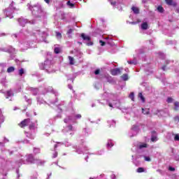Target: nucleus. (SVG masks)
Segmentation results:
<instances>
[{
    "instance_id": "f257e3e1",
    "label": "nucleus",
    "mask_w": 179,
    "mask_h": 179,
    "mask_svg": "<svg viewBox=\"0 0 179 179\" xmlns=\"http://www.w3.org/2000/svg\"><path fill=\"white\" fill-rule=\"evenodd\" d=\"M26 161L28 163H31V164H34V163H36L38 166H41V164H44V161L41 159H35L33 155L31 154H29L27 156Z\"/></svg>"
},
{
    "instance_id": "f03ea898",
    "label": "nucleus",
    "mask_w": 179,
    "mask_h": 179,
    "mask_svg": "<svg viewBox=\"0 0 179 179\" xmlns=\"http://www.w3.org/2000/svg\"><path fill=\"white\" fill-rule=\"evenodd\" d=\"M80 37L83 38V40H84V41H89L87 43V45H93V42L90 41L92 40V38L90 36L85 35V33H82L80 34Z\"/></svg>"
},
{
    "instance_id": "7ed1b4c3",
    "label": "nucleus",
    "mask_w": 179,
    "mask_h": 179,
    "mask_svg": "<svg viewBox=\"0 0 179 179\" xmlns=\"http://www.w3.org/2000/svg\"><path fill=\"white\" fill-rule=\"evenodd\" d=\"M30 122H31L30 118L24 119V120H22L21 122L18 124V127H20V128H25V127H27L28 125H29Z\"/></svg>"
},
{
    "instance_id": "20e7f679",
    "label": "nucleus",
    "mask_w": 179,
    "mask_h": 179,
    "mask_svg": "<svg viewBox=\"0 0 179 179\" xmlns=\"http://www.w3.org/2000/svg\"><path fill=\"white\" fill-rule=\"evenodd\" d=\"M110 73L113 75V76H117V75L121 74V70L120 68H115L110 70Z\"/></svg>"
},
{
    "instance_id": "39448f33",
    "label": "nucleus",
    "mask_w": 179,
    "mask_h": 179,
    "mask_svg": "<svg viewBox=\"0 0 179 179\" xmlns=\"http://www.w3.org/2000/svg\"><path fill=\"white\" fill-rule=\"evenodd\" d=\"M152 136H151V141L152 142H156L157 141V136L156 135V131H151Z\"/></svg>"
},
{
    "instance_id": "423d86ee",
    "label": "nucleus",
    "mask_w": 179,
    "mask_h": 179,
    "mask_svg": "<svg viewBox=\"0 0 179 179\" xmlns=\"http://www.w3.org/2000/svg\"><path fill=\"white\" fill-rule=\"evenodd\" d=\"M166 5L169 6H176L177 4L173 2V0H165Z\"/></svg>"
},
{
    "instance_id": "0eeeda50",
    "label": "nucleus",
    "mask_w": 179,
    "mask_h": 179,
    "mask_svg": "<svg viewBox=\"0 0 179 179\" xmlns=\"http://www.w3.org/2000/svg\"><path fill=\"white\" fill-rule=\"evenodd\" d=\"M148 28H149V25L148 24V22H145L141 24L142 30H148Z\"/></svg>"
},
{
    "instance_id": "6e6552de",
    "label": "nucleus",
    "mask_w": 179,
    "mask_h": 179,
    "mask_svg": "<svg viewBox=\"0 0 179 179\" xmlns=\"http://www.w3.org/2000/svg\"><path fill=\"white\" fill-rule=\"evenodd\" d=\"M131 10L136 15H138L139 13V8H138L137 7L133 6L131 7Z\"/></svg>"
},
{
    "instance_id": "1a4fd4ad",
    "label": "nucleus",
    "mask_w": 179,
    "mask_h": 179,
    "mask_svg": "<svg viewBox=\"0 0 179 179\" xmlns=\"http://www.w3.org/2000/svg\"><path fill=\"white\" fill-rule=\"evenodd\" d=\"M142 113H143V114L148 115L150 114V110L149 109L145 110V108H142Z\"/></svg>"
},
{
    "instance_id": "9d476101",
    "label": "nucleus",
    "mask_w": 179,
    "mask_h": 179,
    "mask_svg": "<svg viewBox=\"0 0 179 179\" xmlns=\"http://www.w3.org/2000/svg\"><path fill=\"white\" fill-rule=\"evenodd\" d=\"M8 73H11V72H15V67L10 66L7 69Z\"/></svg>"
},
{
    "instance_id": "9b49d317",
    "label": "nucleus",
    "mask_w": 179,
    "mask_h": 179,
    "mask_svg": "<svg viewBox=\"0 0 179 179\" xmlns=\"http://www.w3.org/2000/svg\"><path fill=\"white\" fill-rule=\"evenodd\" d=\"M29 129H36V124L33 123V122H30L29 124Z\"/></svg>"
},
{
    "instance_id": "f8f14e48",
    "label": "nucleus",
    "mask_w": 179,
    "mask_h": 179,
    "mask_svg": "<svg viewBox=\"0 0 179 179\" xmlns=\"http://www.w3.org/2000/svg\"><path fill=\"white\" fill-rule=\"evenodd\" d=\"M157 10L159 12V13H163V12H164V8H163V6H159L157 7Z\"/></svg>"
},
{
    "instance_id": "ddd939ff",
    "label": "nucleus",
    "mask_w": 179,
    "mask_h": 179,
    "mask_svg": "<svg viewBox=\"0 0 179 179\" xmlns=\"http://www.w3.org/2000/svg\"><path fill=\"white\" fill-rule=\"evenodd\" d=\"M135 94H134V92H131L130 94L129 95V99H131V100H132V101H135Z\"/></svg>"
},
{
    "instance_id": "4468645a",
    "label": "nucleus",
    "mask_w": 179,
    "mask_h": 179,
    "mask_svg": "<svg viewBox=\"0 0 179 179\" xmlns=\"http://www.w3.org/2000/svg\"><path fill=\"white\" fill-rule=\"evenodd\" d=\"M174 106H175V108H174L175 111H178V108H179V102H178V101H176V102L174 103Z\"/></svg>"
},
{
    "instance_id": "2eb2a0df",
    "label": "nucleus",
    "mask_w": 179,
    "mask_h": 179,
    "mask_svg": "<svg viewBox=\"0 0 179 179\" xmlns=\"http://www.w3.org/2000/svg\"><path fill=\"white\" fill-rule=\"evenodd\" d=\"M122 79L124 81H127L129 79V77H128V74H123L122 76H121Z\"/></svg>"
},
{
    "instance_id": "dca6fc26",
    "label": "nucleus",
    "mask_w": 179,
    "mask_h": 179,
    "mask_svg": "<svg viewBox=\"0 0 179 179\" xmlns=\"http://www.w3.org/2000/svg\"><path fill=\"white\" fill-rule=\"evenodd\" d=\"M137 173H145V169L139 167L137 169Z\"/></svg>"
},
{
    "instance_id": "f3484780",
    "label": "nucleus",
    "mask_w": 179,
    "mask_h": 179,
    "mask_svg": "<svg viewBox=\"0 0 179 179\" xmlns=\"http://www.w3.org/2000/svg\"><path fill=\"white\" fill-rule=\"evenodd\" d=\"M55 54H59L61 52V48H55L54 50Z\"/></svg>"
},
{
    "instance_id": "a211bd4d",
    "label": "nucleus",
    "mask_w": 179,
    "mask_h": 179,
    "mask_svg": "<svg viewBox=\"0 0 179 179\" xmlns=\"http://www.w3.org/2000/svg\"><path fill=\"white\" fill-rule=\"evenodd\" d=\"M69 59L70 61V65H73V64H75L73 62L74 59H73V57H71V56H69Z\"/></svg>"
},
{
    "instance_id": "6ab92c4d",
    "label": "nucleus",
    "mask_w": 179,
    "mask_h": 179,
    "mask_svg": "<svg viewBox=\"0 0 179 179\" xmlns=\"http://www.w3.org/2000/svg\"><path fill=\"white\" fill-rule=\"evenodd\" d=\"M138 148L139 149H143V148H148V144L146 143L141 144Z\"/></svg>"
},
{
    "instance_id": "aec40b11",
    "label": "nucleus",
    "mask_w": 179,
    "mask_h": 179,
    "mask_svg": "<svg viewBox=\"0 0 179 179\" xmlns=\"http://www.w3.org/2000/svg\"><path fill=\"white\" fill-rule=\"evenodd\" d=\"M24 73V69H20V70H19V75H20V76H23V74Z\"/></svg>"
},
{
    "instance_id": "412c9836",
    "label": "nucleus",
    "mask_w": 179,
    "mask_h": 179,
    "mask_svg": "<svg viewBox=\"0 0 179 179\" xmlns=\"http://www.w3.org/2000/svg\"><path fill=\"white\" fill-rule=\"evenodd\" d=\"M67 5L71 8H73V6H75V4L73 3H71L69 1L67 2Z\"/></svg>"
},
{
    "instance_id": "4be33fe9",
    "label": "nucleus",
    "mask_w": 179,
    "mask_h": 179,
    "mask_svg": "<svg viewBox=\"0 0 179 179\" xmlns=\"http://www.w3.org/2000/svg\"><path fill=\"white\" fill-rule=\"evenodd\" d=\"M138 97H140V99H141L143 101H145V97H143V95L142 94L141 92L138 94Z\"/></svg>"
},
{
    "instance_id": "5701e85b",
    "label": "nucleus",
    "mask_w": 179,
    "mask_h": 179,
    "mask_svg": "<svg viewBox=\"0 0 179 179\" xmlns=\"http://www.w3.org/2000/svg\"><path fill=\"white\" fill-rule=\"evenodd\" d=\"M174 141L179 142V134L175 135Z\"/></svg>"
},
{
    "instance_id": "b1692460",
    "label": "nucleus",
    "mask_w": 179,
    "mask_h": 179,
    "mask_svg": "<svg viewBox=\"0 0 179 179\" xmlns=\"http://www.w3.org/2000/svg\"><path fill=\"white\" fill-rule=\"evenodd\" d=\"M99 43L101 44V47H104V45H106V42L101 40L99 41Z\"/></svg>"
},
{
    "instance_id": "393cba45",
    "label": "nucleus",
    "mask_w": 179,
    "mask_h": 179,
    "mask_svg": "<svg viewBox=\"0 0 179 179\" xmlns=\"http://www.w3.org/2000/svg\"><path fill=\"white\" fill-rule=\"evenodd\" d=\"M166 101H167V103H171L173 101V98L168 97Z\"/></svg>"
},
{
    "instance_id": "a878e982",
    "label": "nucleus",
    "mask_w": 179,
    "mask_h": 179,
    "mask_svg": "<svg viewBox=\"0 0 179 179\" xmlns=\"http://www.w3.org/2000/svg\"><path fill=\"white\" fill-rule=\"evenodd\" d=\"M144 159L145 160V162H150L151 160L150 157L146 156L144 157Z\"/></svg>"
},
{
    "instance_id": "bb28decb",
    "label": "nucleus",
    "mask_w": 179,
    "mask_h": 179,
    "mask_svg": "<svg viewBox=\"0 0 179 179\" xmlns=\"http://www.w3.org/2000/svg\"><path fill=\"white\" fill-rule=\"evenodd\" d=\"M107 146L108 148H113V146H114V144H113V143H108Z\"/></svg>"
},
{
    "instance_id": "cd10ccee",
    "label": "nucleus",
    "mask_w": 179,
    "mask_h": 179,
    "mask_svg": "<svg viewBox=\"0 0 179 179\" xmlns=\"http://www.w3.org/2000/svg\"><path fill=\"white\" fill-rule=\"evenodd\" d=\"M56 36H57V37H60V38H62V35L59 32H57Z\"/></svg>"
},
{
    "instance_id": "c85d7f7f",
    "label": "nucleus",
    "mask_w": 179,
    "mask_h": 179,
    "mask_svg": "<svg viewBox=\"0 0 179 179\" xmlns=\"http://www.w3.org/2000/svg\"><path fill=\"white\" fill-rule=\"evenodd\" d=\"M94 74H95V75H99V74H100V69H96V70L94 71Z\"/></svg>"
},
{
    "instance_id": "c756f323",
    "label": "nucleus",
    "mask_w": 179,
    "mask_h": 179,
    "mask_svg": "<svg viewBox=\"0 0 179 179\" xmlns=\"http://www.w3.org/2000/svg\"><path fill=\"white\" fill-rule=\"evenodd\" d=\"M169 170L170 171H176V168L169 166Z\"/></svg>"
},
{
    "instance_id": "7c9ffc66",
    "label": "nucleus",
    "mask_w": 179,
    "mask_h": 179,
    "mask_svg": "<svg viewBox=\"0 0 179 179\" xmlns=\"http://www.w3.org/2000/svg\"><path fill=\"white\" fill-rule=\"evenodd\" d=\"M128 64H129L130 65H135L136 64L135 62H134V61H128Z\"/></svg>"
},
{
    "instance_id": "2f4dec72",
    "label": "nucleus",
    "mask_w": 179,
    "mask_h": 179,
    "mask_svg": "<svg viewBox=\"0 0 179 179\" xmlns=\"http://www.w3.org/2000/svg\"><path fill=\"white\" fill-rule=\"evenodd\" d=\"M68 128H69V131H72V129H73V127H72V124L69 125Z\"/></svg>"
},
{
    "instance_id": "473e14b6",
    "label": "nucleus",
    "mask_w": 179,
    "mask_h": 179,
    "mask_svg": "<svg viewBox=\"0 0 179 179\" xmlns=\"http://www.w3.org/2000/svg\"><path fill=\"white\" fill-rule=\"evenodd\" d=\"M72 31H73V29H69L67 31V34H71V33H72Z\"/></svg>"
},
{
    "instance_id": "72a5a7b5",
    "label": "nucleus",
    "mask_w": 179,
    "mask_h": 179,
    "mask_svg": "<svg viewBox=\"0 0 179 179\" xmlns=\"http://www.w3.org/2000/svg\"><path fill=\"white\" fill-rule=\"evenodd\" d=\"M8 96H12V91H7Z\"/></svg>"
},
{
    "instance_id": "f704fd0d",
    "label": "nucleus",
    "mask_w": 179,
    "mask_h": 179,
    "mask_svg": "<svg viewBox=\"0 0 179 179\" xmlns=\"http://www.w3.org/2000/svg\"><path fill=\"white\" fill-rule=\"evenodd\" d=\"M174 121H178L179 122V116H176L174 117Z\"/></svg>"
},
{
    "instance_id": "c9c22d12",
    "label": "nucleus",
    "mask_w": 179,
    "mask_h": 179,
    "mask_svg": "<svg viewBox=\"0 0 179 179\" xmlns=\"http://www.w3.org/2000/svg\"><path fill=\"white\" fill-rule=\"evenodd\" d=\"M76 118H82V115L78 114V115H76Z\"/></svg>"
},
{
    "instance_id": "e433bc0d",
    "label": "nucleus",
    "mask_w": 179,
    "mask_h": 179,
    "mask_svg": "<svg viewBox=\"0 0 179 179\" xmlns=\"http://www.w3.org/2000/svg\"><path fill=\"white\" fill-rule=\"evenodd\" d=\"M117 2L115 1H110V4L113 5V6H115Z\"/></svg>"
},
{
    "instance_id": "4c0bfd02",
    "label": "nucleus",
    "mask_w": 179,
    "mask_h": 179,
    "mask_svg": "<svg viewBox=\"0 0 179 179\" xmlns=\"http://www.w3.org/2000/svg\"><path fill=\"white\" fill-rule=\"evenodd\" d=\"M58 157V152H55L54 155H53V157Z\"/></svg>"
},
{
    "instance_id": "58836bf2",
    "label": "nucleus",
    "mask_w": 179,
    "mask_h": 179,
    "mask_svg": "<svg viewBox=\"0 0 179 179\" xmlns=\"http://www.w3.org/2000/svg\"><path fill=\"white\" fill-rule=\"evenodd\" d=\"M108 106H109V107H111L112 108H113V103H108Z\"/></svg>"
},
{
    "instance_id": "ea45409f",
    "label": "nucleus",
    "mask_w": 179,
    "mask_h": 179,
    "mask_svg": "<svg viewBox=\"0 0 179 179\" xmlns=\"http://www.w3.org/2000/svg\"><path fill=\"white\" fill-rule=\"evenodd\" d=\"M142 2L143 3H146L148 2V0H143Z\"/></svg>"
},
{
    "instance_id": "a19ab883",
    "label": "nucleus",
    "mask_w": 179,
    "mask_h": 179,
    "mask_svg": "<svg viewBox=\"0 0 179 179\" xmlns=\"http://www.w3.org/2000/svg\"><path fill=\"white\" fill-rule=\"evenodd\" d=\"M64 122H65V124H68V120L64 119Z\"/></svg>"
},
{
    "instance_id": "79ce46f5",
    "label": "nucleus",
    "mask_w": 179,
    "mask_h": 179,
    "mask_svg": "<svg viewBox=\"0 0 179 179\" xmlns=\"http://www.w3.org/2000/svg\"><path fill=\"white\" fill-rule=\"evenodd\" d=\"M46 3H50V0H44Z\"/></svg>"
},
{
    "instance_id": "37998d69",
    "label": "nucleus",
    "mask_w": 179,
    "mask_h": 179,
    "mask_svg": "<svg viewBox=\"0 0 179 179\" xmlns=\"http://www.w3.org/2000/svg\"><path fill=\"white\" fill-rule=\"evenodd\" d=\"M162 70L166 71V66H162Z\"/></svg>"
},
{
    "instance_id": "c03bdc74",
    "label": "nucleus",
    "mask_w": 179,
    "mask_h": 179,
    "mask_svg": "<svg viewBox=\"0 0 179 179\" xmlns=\"http://www.w3.org/2000/svg\"><path fill=\"white\" fill-rule=\"evenodd\" d=\"M141 22H142L141 20H137V22H138V23H141Z\"/></svg>"
},
{
    "instance_id": "a18cd8bd",
    "label": "nucleus",
    "mask_w": 179,
    "mask_h": 179,
    "mask_svg": "<svg viewBox=\"0 0 179 179\" xmlns=\"http://www.w3.org/2000/svg\"><path fill=\"white\" fill-rule=\"evenodd\" d=\"M131 24H136V22H132Z\"/></svg>"
},
{
    "instance_id": "49530a36",
    "label": "nucleus",
    "mask_w": 179,
    "mask_h": 179,
    "mask_svg": "<svg viewBox=\"0 0 179 179\" xmlns=\"http://www.w3.org/2000/svg\"><path fill=\"white\" fill-rule=\"evenodd\" d=\"M20 22L21 26H23V24H22V21H20Z\"/></svg>"
},
{
    "instance_id": "de8ad7c7",
    "label": "nucleus",
    "mask_w": 179,
    "mask_h": 179,
    "mask_svg": "<svg viewBox=\"0 0 179 179\" xmlns=\"http://www.w3.org/2000/svg\"><path fill=\"white\" fill-rule=\"evenodd\" d=\"M79 44H82V42H78Z\"/></svg>"
},
{
    "instance_id": "09e8293b",
    "label": "nucleus",
    "mask_w": 179,
    "mask_h": 179,
    "mask_svg": "<svg viewBox=\"0 0 179 179\" xmlns=\"http://www.w3.org/2000/svg\"><path fill=\"white\" fill-rule=\"evenodd\" d=\"M176 10H177V12H179V9H177Z\"/></svg>"
},
{
    "instance_id": "8fccbe9b",
    "label": "nucleus",
    "mask_w": 179,
    "mask_h": 179,
    "mask_svg": "<svg viewBox=\"0 0 179 179\" xmlns=\"http://www.w3.org/2000/svg\"><path fill=\"white\" fill-rule=\"evenodd\" d=\"M0 20H1V18H0Z\"/></svg>"
}]
</instances>
